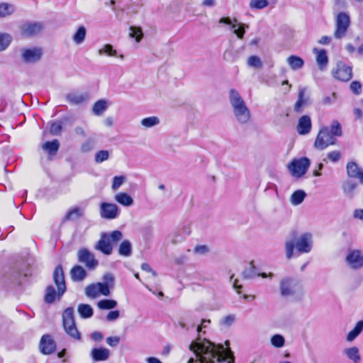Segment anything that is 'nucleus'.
I'll list each match as a JSON object with an SVG mask.
<instances>
[{"instance_id": "f257e3e1", "label": "nucleus", "mask_w": 363, "mask_h": 363, "mask_svg": "<svg viewBox=\"0 0 363 363\" xmlns=\"http://www.w3.org/2000/svg\"><path fill=\"white\" fill-rule=\"evenodd\" d=\"M189 348L195 354L199 363H233L224 355L222 345L216 347L206 338L202 340L200 337H197L189 345Z\"/></svg>"}, {"instance_id": "338daca9", "label": "nucleus", "mask_w": 363, "mask_h": 363, "mask_svg": "<svg viewBox=\"0 0 363 363\" xmlns=\"http://www.w3.org/2000/svg\"><path fill=\"white\" fill-rule=\"evenodd\" d=\"M120 342V337L118 336H111L106 338V342L111 347L116 346Z\"/></svg>"}, {"instance_id": "49530a36", "label": "nucleus", "mask_w": 363, "mask_h": 363, "mask_svg": "<svg viewBox=\"0 0 363 363\" xmlns=\"http://www.w3.org/2000/svg\"><path fill=\"white\" fill-rule=\"evenodd\" d=\"M242 276L245 279H251L257 276L256 267L250 263L242 272Z\"/></svg>"}, {"instance_id": "a19ab883", "label": "nucleus", "mask_w": 363, "mask_h": 363, "mask_svg": "<svg viewBox=\"0 0 363 363\" xmlns=\"http://www.w3.org/2000/svg\"><path fill=\"white\" fill-rule=\"evenodd\" d=\"M83 212L79 208H74L69 211L64 218V220H74L82 216Z\"/></svg>"}, {"instance_id": "2eb2a0df", "label": "nucleus", "mask_w": 363, "mask_h": 363, "mask_svg": "<svg viewBox=\"0 0 363 363\" xmlns=\"http://www.w3.org/2000/svg\"><path fill=\"white\" fill-rule=\"evenodd\" d=\"M333 76L340 81L347 82L352 77V67L346 65L342 61H339L337 63L335 70L333 72Z\"/></svg>"}, {"instance_id": "ddd939ff", "label": "nucleus", "mask_w": 363, "mask_h": 363, "mask_svg": "<svg viewBox=\"0 0 363 363\" xmlns=\"http://www.w3.org/2000/svg\"><path fill=\"white\" fill-rule=\"evenodd\" d=\"M346 264L354 270L363 267V252L359 250H349L345 257Z\"/></svg>"}, {"instance_id": "13d9d810", "label": "nucleus", "mask_w": 363, "mask_h": 363, "mask_svg": "<svg viewBox=\"0 0 363 363\" xmlns=\"http://www.w3.org/2000/svg\"><path fill=\"white\" fill-rule=\"evenodd\" d=\"M327 157L333 162H337L341 158V154L338 150L331 151L328 153Z\"/></svg>"}, {"instance_id": "f8f14e48", "label": "nucleus", "mask_w": 363, "mask_h": 363, "mask_svg": "<svg viewBox=\"0 0 363 363\" xmlns=\"http://www.w3.org/2000/svg\"><path fill=\"white\" fill-rule=\"evenodd\" d=\"M78 262L84 264L89 270H94L99 266V261L93 252L87 248H80L77 252Z\"/></svg>"}, {"instance_id": "4d7b16f0", "label": "nucleus", "mask_w": 363, "mask_h": 363, "mask_svg": "<svg viewBox=\"0 0 363 363\" xmlns=\"http://www.w3.org/2000/svg\"><path fill=\"white\" fill-rule=\"evenodd\" d=\"M97 286L99 287V294H102L104 296H108L110 294V286L106 284L98 282Z\"/></svg>"}, {"instance_id": "72a5a7b5", "label": "nucleus", "mask_w": 363, "mask_h": 363, "mask_svg": "<svg viewBox=\"0 0 363 363\" xmlns=\"http://www.w3.org/2000/svg\"><path fill=\"white\" fill-rule=\"evenodd\" d=\"M77 310L82 318H89L94 313L93 308L89 304L81 303L78 306Z\"/></svg>"}, {"instance_id": "37998d69", "label": "nucleus", "mask_w": 363, "mask_h": 363, "mask_svg": "<svg viewBox=\"0 0 363 363\" xmlns=\"http://www.w3.org/2000/svg\"><path fill=\"white\" fill-rule=\"evenodd\" d=\"M97 284H91L85 288V294L87 297L95 298L99 296Z\"/></svg>"}, {"instance_id": "a878e982", "label": "nucleus", "mask_w": 363, "mask_h": 363, "mask_svg": "<svg viewBox=\"0 0 363 363\" xmlns=\"http://www.w3.org/2000/svg\"><path fill=\"white\" fill-rule=\"evenodd\" d=\"M313 53L316 55V62L320 69H325L328 63V57L327 52L325 50H318V48L313 49Z\"/></svg>"}, {"instance_id": "0eeeda50", "label": "nucleus", "mask_w": 363, "mask_h": 363, "mask_svg": "<svg viewBox=\"0 0 363 363\" xmlns=\"http://www.w3.org/2000/svg\"><path fill=\"white\" fill-rule=\"evenodd\" d=\"M63 327L65 332L72 337L76 340H80L81 336L79 333L74 320V308L72 307L67 308L62 313Z\"/></svg>"}, {"instance_id": "c85d7f7f", "label": "nucleus", "mask_w": 363, "mask_h": 363, "mask_svg": "<svg viewBox=\"0 0 363 363\" xmlns=\"http://www.w3.org/2000/svg\"><path fill=\"white\" fill-rule=\"evenodd\" d=\"M115 200L124 206H130L133 203V198L127 193L120 192L115 195Z\"/></svg>"}, {"instance_id": "423d86ee", "label": "nucleus", "mask_w": 363, "mask_h": 363, "mask_svg": "<svg viewBox=\"0 0 363 363\" xmlns=\"http://www.w3.org/2000/svg\"><path fill=\"white\" fill-rule=\"evenodd\" d=\"M281 294L283 296H300L303 294L301 281L296 278H284L280 283Z\"/></svg>"}, {"instance_id": "9d476101", "label": "nucleus", "mask_w": 363, "mask_h": 363, "mask_svg": "<svg viewBox=\"0 0 363 363\" xmlns=\"http://www.w3.org/2000/svg\"><path fill=\"white\" fill-rule=\"evenodd\" d=\"M350 25V17L347 13L340 12L335 18L334 37L337 39L344 38Z\"/></svg>"}, {"instance_id": "69168bd1", "label": "nucleus", "mask_w": 363, "mask_h": 363, "mask_svg": "<svg viewBox=\"0 0 363 363\" xmlns=\"http://www.w3.org/2000/svg\"><path fill=\"white\" fill-rule=\"evenodd\" d=\"M336 100L335 93H333L330 96H325L323 99L322 103L324 105H330L333 104Z\"/></svg>"}, {"instance_id": "6e6552de", "label": "nucleus", "mask_w": 363, "mask_h": 363, "mask_svg": "<svg viewBox=\"0 0 363 363\" xmlns=\"http://www.w3.org/2000/svg\"><path fill=\"white\" fill-rule=\"evenodd\" d=\"M19 51L21 60L26 64H35L39 62L43 54V49L39 47L21 48Z\"/></svg>"}, {"instance_id": "052dcab7", "label": "nucleus", "mask_w": 363, "mask_h": 363, "mask_svg": "<svg viewBox=\"0 0 363 363\" xmlns=\"http://www.w3.org/2000/svg\"><path fill=\"white\" fill-rule=\"evenodd\" d=\"M94 143L89 139L85 141L81 146V150L83 152H88L94 148Z\"/></svg>"}, {"instance_id": "9b49d317", "label": "nucleus", "mask_w": 363, "mask_h": 363, "mask_svg": "<svg viewBox=\"0 0 363 363\" xmlns=\"http://www.w3.org/2000/svg\"><path fill=\"white\" fill-rule=\"evenodd\" d=\"M335 143L336 138L333 137L332 134L330 133L329 128L328 127H323L317 135L314 142V147L318 150H323L329 145H335Z\"/></svg>"}, {"instance_id": "7ed1b4c3", "label": "nucleus", "mask_w": 363, "mask_h": 363, "mask_svg": "<svg viewBox=\"0 0 363 363\" xmlns=\"http://www.w3.org/2000/svg\"><path fill=\"white\" fill-rule=\"evenodd\" d=\"M286 257L292 258L294 249L298 254L309 253L313 248V235L311 233L301 234L295 241L290 240L284 243Z\"/></svg>"}, {"instance_id": "f03ea898", "label": "nucleus", "mask_w": 363, "mask_h": 363, "mask_svg": "<svg viewBox=\"0 0 363 363\" xmlns=\"http://www.w3.org/2000/svg\"><path fill=\"white\" fill-rule=\"evenodd\" d=\"M53 280L57 287V292H56L54 286L52 285L46 287L44 301L48 304L53 303L56 298L60 300L67 290L65 274L61 265L55 267L53 272Z\"/></svg>"}, {"instance_id": "e2e57ef3", "label": "nucleus", "mask_w": 363, "mask_h": 363, "mask_svg": "<svg viewBox=\"0 0 363 363\" xmlns=\"http://www.w3.org/2000/svg\"><path fill=\"white\" fill-rule=\"evenodd\" d=\"M104 284H106L110 287L113 286L114 283V277L111 273H106L103 277Z\"/></svg>"}, {"instance_id": "c9c22d12", "label": "nucleus", "mask_w": 363, "mask_h": 363, "mask_svg": "<svg viewBox=\"0 0 363 363\" xmlns=\"http://www.w3.org/2000/svg\"><path fill=\"white\" fill-rule=\"evenodd\" d=\"M306 196L303 190H296L291 196L290 201L294 206L301 204Z\"/></svg>"}, {"instance_id": "5701e85b", "label": "nucleus", "mask_w": 363, "mask_h": 363, "mask_svg": "<svg viewBox=\"0 0 363 363\" xmlns=\"http://www.w3.org/2000/svg\"><path fill=\"white\" fill-rule=\"evenodd\" d=\"M297 132L299 135H306L311 130V120L308 116H301L298 122L296 127Z\"/></svg>"}, {"instance_id": "bb28decb", "label": "nucleus", "mask_w": 363, "mask_h": 363, "mask_svg": "<svg viewBox=\"0 0 363 363\" xmlns=\"http://www.w3.org/2000/svg\"><path fill=\"white\" fill-rule=\"evenodd\" d=\"M70 276L74 281H82L87 276L86 270L80 265H75L70 271Z\"/></svg>"}, {"instance_id": "4468645a", "label": "nucleus", "mask_w": 363, "mask_h": 363, "mask_svg": "<svg viewBox=\"0 0 363 363\" xmlns=\"http://www.w3.org/2000/svg\"><path fill=\"white\" fill-rule=\"evenodd\" d=\"M43 28L42 22L26 21L21 26V34L23 37H33L40 33Z\"/></svg>"}, {"instance_id": "6e6d98bb", "label": "nucleus", "mask_w": 363, "mask_h": 363, "mask_svg": "<svg viewBox=\"0 0 363 363\" xmlns=\"http://www.w3.org/2000/svg\"><path fill=\"white\" fill-rule=\"evenodd\" d=\"M126 178L125 176H116L113 179L112 189L116 191L125 182Z\"/></svg>"}, {"instance_id": "de8ad7c7", "label": "nucleus", "mask_w": 363, "mask_h": 363, "mask_svg": "<svg viewBox=\"0 0 363 363\" xmlns=\"http://www.w3.org/2000/svg\"><path fill=\"white\" fill-rule=\"evenodd\" d=\"M160 120L156 116L145 118L141 121V124L146 128H151L159 124Z\"/></svg>"}, {"instance_id": "aec40b11", "label": "nucleus", "mask_w": 363, "mask_h": 363, "mask_svg": "<svg viewBox=\"0 0 363 363\" xmlns=\"http://www.w3.org/2000/svg\"><path fill=\"white\" fill-rule=\"evenodd\" d=\"M55 347V342L50 335H43L40 342V349L42 353L45 354H52Z\"/></svg>"}, {"instance_id": "e433bc0d", "label": "nucleus", "mask_w": 363, "mask_h": 363, "mask_svg": "<svg viewBox=\"0 0 363 363\" xmlns=\"http://www.w3.org/2000/svg\"><path fill=\"white\" fill-rule=\"evenodd\" d=\"M179 325L182 329L189 330L191 328L195 326L196 322L194 321L192 315L189 314L180 319Z\"/></svg>"}, {"instance_id": "1a4fd4ad", "label": "nucleus", "mask_w": 363, "mask_h": 363, "mask_svg": "<svg viewBox=\"0 0 363 363\" xmlns=\"http://www.w3.org/2000/svg\"><path fill=\"white\" fill-rule=\"evenodd\" d=\"M311 164V161L307 157H301L294 159L288 164V169L292 176L301 177L308 171Z\"/></svg>"}, {"instance_id": "c03bdc74", "label": "nucleus", "mask_w": 363, "mask_h": 363, "mask_svg": "<svg viewBox=\"0 0 363 363\" xmlns=\"http://www.w3.org/2000/svg\"><path fill=\"white\" fill-rule=\"evenodd\" d=\"M329 130L330 133L332 134L333 137L334 138L340 137L342 134L341 125L336 120L333 121Z\"/></svg>"}, {"instance_id": "393cba45", "label": "nucleus", "mask_w": 363, "mask_h": 363, "mask_svg": "<svg viewBox=\"0 0 363 363\" xmlns=\"http://www.w3.org/2000/svg\"><path fill=\"white\" fill-rule=\"evenodd\" d=\"M91 355L92 359L96 361H105L108 359L110 352L104 347L94 348L91 350Z\"/></svg>"}, {"instance_id": "ea45409f", "label": "nucleus", "mask_w": 363, "mask_h": 363, "mask_svg": "<svg viewBox=\"0 0 363 363\" xmlns=\"http://www.w3.org/2000/svg\"><path fill=\"white\" fill-rule=\"evenodd\" d=\"M86 33V30L85 27L82 26L79 27L77 32L73 35L72 39L74 42L77 45L82 43L85 39Z\"/></svg>"}, {"instance_id": "bf43d9fd", "label": "nucleus", "mask_w": 363, "mask_h": 363, "mask_svg": "<svg viewBox=\"0 0 363 363\" xmlns=\"http://www.w3.org/2000/svg\"><path fill=\"white\" fill-rule=\"evenodd\" d=\"M62 130V124L60 122H54L51 124L50 132L52 135H57Z\"/></svg>"}, {"instance_id": "680f3d73", "label": "nucleus", "mask_w": 363, "mask_h": 363, "mask_svg": "<svg viewBox=\"0 0 363 363\" xmlns=\"http://www.w3.org/2000/svg\"><path fill=\"white\" fill-rule=\"evenodd\" d=\"M350 89L355 94H359L362 91V84L359 82L354 81L350 84Z\"/></svg>"}, {"instance_id": "20e7f679", "label": "nucleus", "mask_w": 363, "mask_h": 363, "mask_svg": "<svg viewBox=\"0 0 363 363\" xmlns=\"http://www.w3.org/2000/svg\"><path fill=\"white\" fill-rule=\"evenodd\" d=\"M229 99L237 121L240 124L247 123L250 119V111L238 91L230 89Z\"/></svg>"}, {"instance_id": "a18cd8bd", "label": "nucleus", "mask_w": 363, "mask_h": 363, "mask_svg": "<svg viewBox=\"0 0 363 363\" xmlns=\"http://www.w3.org/2000/svg\"><path fill=\"white\" fill-rule=\"evenodd\" d=\"M12 40L11 35L0 33V51L6 50Z\"/></svg>"}, {"instance_id": "c756f323", "label": "nucleus", "mask_w": 363, "mask_h": 363, "mask_svg": "<svg viewBox=\"0 0 363 363\" xmlns=\"http://www.w3.org/2000/svg\"><path fill=\"white\" fill-rule=\"evenodd\" d=\"M60 147V143L57 139H55L52 141H48L45 143L42 148L47 151L50 155H56L57 152L58 151Z\"/></svg>"}, {"instance_id": "cd10ccee", "label": "nucleus", "mask_w": 363, "mask_h": 363, "mask_svg": "<svg viewBox=\"0 0 363 363\" xmlns=\"http://www.w3.org/2000/svg\"><path fill=\"white\" fill-rule=\"evenodd\" d=\"M86 94L69 93L67 94V101L73 105H79L88 100Z\"/></svg>"}, {"instance_id": "412c9836", "label": "nucleus", "mask_w": 363, "mask_h": 363, "mask_svg": "<svg viewBox=\"0 0 363 363\" xmlns=\"http://www.w3.org/2000/svg\"><path fill=\"white\" fill-rule=\"evenodd\" d=\"M190 225H185L172 233L171 235V241L174 244L182 242L188 235H190Z\"/></svg>"}, {"instance_id": "b1692460", "label": "nucleus", "mask_w": 363, "mask_h": 363, "mask_svg": "<svg viewBox=\"0 0 363 363\" xmlns=\"http://www.w3.org/2000/svg\"><path fill=\"white\" fill-rule=\"evenodd\" d=\"M306 91V89L305 87L299 88L298 100L294 106V111L297 113L302 112V107L306 106L309 101V96L305 94Z\"/></svg>"}, {"instance_id": "4be33fe9", "label": "nucleus", "mask_w": 363, "mask_h": 363, "mask_svg": "<svg viewBox=\"0 0 363 363\" xmlns=\"http://www.w3.org/2000/svg\"><path fill=\"white\" fill-rule=\"evenodd\" d=\"M342 189L344 194L350 198H353L358 193V184L357 182L347 179L342 183Z\"/></svg>"}, {"instance_id": "473e14b6", "label": "nucleus", "mask_w": 363, "mask_h": 363, "mask_svg": "<svg viewBox=\"0 0 363 363\" xmlns=\"http://www.w3.org/2000/svg\"><path fill=\"white\" fill-rule=\"evenodd\" d=\"M107 108V101L104 99H100L94 104L92 111L94 115L101 116Z\"/></svg>"}, {"instance_id": "39448f33", "label": "nucleus", "mask_w": 363, "mask_h": 363, "mask_svg": "<svg viewBox=\"0 0 363 363\" xmlns=\"http://www.w3.org/2000/svg\"><path fill=\"white\" fill-rule=\"evenodd\" d=\"M123 237V233L118 230L111 233H102L100 239L94 245V249L105 255H110L113 252V245L121 241Z\"/></svg>"}, {"instance_id": "f704fd0d", "label": "nucleus", "mask_w": 363, "mask_h": 363, "mask_svg": "<svg viewBox=\"0 0 363 363\" xmlns=\"http://www.w3.org/2000/svg\"><path fill=\"white\" fill-rule=\"evenodd\" d=\"M345 354L354 363L359 362L361 357L359 355V349L357 347H352L345 350Z\"/></svg>"}, {"instance_id": "dca6fc26", "label": "nucleus", "mask_w": 363, "mask_h": 363, "mask_svg": "<svg viewBox=\"0 0 363 363\" xmlns=\"http://www.w3.org/2000/svg\"><path fill=\"white\" fill-rule=\"evenodd\" d=\"M28 275L23 273L18 267L10 269L4 276V282L6 284H21L23 279Z\"/></svg>"}, {"instance_id": "3c124183", "label": "nucleus", "mask_w": 363, "mask_h": 363, "mask_svg": "<svg viewBox=\"0 0 363 363\" xmlns=\"http://www.w3.org/2000/svg\"><path fill=\"white\" fill-rule=\"evenodd\" d=\"M269 4L267 0H251L250 6L252 9H262L267 7Z\"/></svg>"}, {"instance_id": "2f4dec72", "label": "nucleus", "mask_w": 363, "mask_h": 363, "mask_svg": "<svg viewBox=\"0 0 363 363\" xmlns=\"http://www.w3.org/2000/svg\"><path fill=\"white\" fill-rule=\"evenodd\" d=\"M118 254L123 257H129L132 254V245L128 240L121 242L118 247Z\"/></svg>"}, {"instance_id": "09e8293b", "label": "nucleus", "mask_w": 363, "mask_h": 363, "mask_svg": "<svg viewBox=\"0 0 363 363\" xmlns=\"http://www.w3.org/2000/svg\"><path fill=\"white\" fill-rule=\"evenodd\" d=\"M130 37L135 38L137 42H140L143 37V33L140 28L131 26L130 28Z\"/></svg>"}, {"instance_id": "774afa93", "label": "nucleus", "mask_w": 363, "mask_h": 363, "mask_svg": "<svg viewBox=\"0 0 363 363\" xmlns=\"http://www.w3.org/2000/svg\"><path fill=\"white\" fill-rule=\"evenodd\" d=\"M194 252L197 254L203 255L208 252V247L206 245H198L195 247Z\"/></svg>"}, {"instance_id": "4c0bfd02", "label": "nucleus", "mask_w": 363, "mask_h": 363, "mask_svg": "<svg viewBox=\"0 0 363 363\" xmlns=\"http://www.w3.org/2000/svg\"><path fill=\"white\" fill-rule=\"evenodd\" d=\"M363 330V320H359L357 323L355 327L347 335V340L349 342L353 341Z\"/></svg>"}, {"instance_id": "58836bf2", "label": "nucleus", "mask_w": 363, "mask_h": 363, "mask_svg": "<svg viewBox=\"0 0 363 363\" xmlns=\"http://www.w3.org/2000/svg\"><path fill=\"white\" fill-rule=\"evenodd\" d=\"M15 11V6L9 3L0 4V18H4L13 14Z\"/></svg>"}, {"instance_id": "603ef678", "label": "nucleus", "mask_w": 363, "mask_h": 363, "mask_svg": "<svg viewBox=\"0 0 363 363\" xmlns=\"http://www.w3.org/2000/svg\"><path fill=\"white\" fill-rule=\"evenodd\" d=\"M116 50H114L113 46L110 44L105 45L103 48L99 50V55L106 54L108 56H115L116 55Z\"/></svg>"}, {"instance_id": "a211bd4d", "label": "nucleus", "mask_w": 363, "mask_h": 363, "mask_svg": "<svg viewBox=\"0 0 363 363\" xmlns=\"http://www.w3.org/2000/svg\"><path fill=\"white\" fill-rule=\"evenodd\" d=\"M234 23H233L232 20L229 17H223L219 20L220 23H224L227 25H230L231 28H233V33L238 36V38L242 39L245 33V28H248V25L238 23L236 19L233 20Z\"/></svg>"}, {"instance_id": "864d4df0", "label": "nucleus", "mask_w": 363, "mask_h": 363, "mask_svg": "<svg viewBox=\"0 0 363 363\" xmlns=\"http://www.w3.org/2000/svg\"><path fill=\"white\" fill-rule=\"evenodd\" d=\"M247 65L250 67L260 68L262 66V62L259 57L256 55H252L248 58Z\"/></svg>"}, {"instance_id": "f3484780", "label": "nucleus", "mask_w": 363, "mask_h": 363, "mask_svg": "<svg viewBox=\"0 0 363 363\" xmlns=\"http://www.w3.org/2000/svg\"><path fill=\"white\" fill-rule=\"evenodd\" d=\"M119 215L118 207L114 203L103 202L100 206V216L101 218L112 220Z\"/></svg>"}, {"instance_id": "6ab92c4d", "label": "nucleus", "mask_w": 363, "mask_h": 363, "mask_svg": "<svg viewBox=\"0 0 363 363\" xmlns=\"http://www.w3.org/2000/svg\"><path fill=\"white\" fill-rule=\"evenodd\" d=\"M347 174L350 178L358 179L363 185V169L355 162H349L346 165Z\"/></svg>"}, {"instance_id": "7c9ffc66", "label": "nucleus", "mask_w": 363, "mask_h": 363, "mask_svg": "<svg viewBox=\"0 0 363 363\" xmlns=\"http://www.w3.org/2000/svg\"><path fill=\"white\" fill-rule=\"evenodd\" d=\"M287 63L293 70H297L303 67V60L296 55H291L287 58Z\"/></svg>"}, {"instance_id": "0e129e2a", "label": "nucleus", "mask_w": 363, "mask_h": 363, "mask_svg": "<svg viewBox=\"0 0 363 363\" xmlns=\"http://www.w3.org/2000/svg\"><path fill=\"white\" fill-rule=\"evenodd\" d=\"M120 316V313L118 311H111L110 312H108V313L107 314L106 317V319L107 321L108 322H112V321H114L116 320H117Z\"/></svg>"}, {"instance_id": "5fc2aeb1", "label": "nucleus", "mask_w": 363, "mask_h": 363, "mask_svg": "<svg viewBox=\"0 0 363 363\" xmlns=\"http://www.w3.org/2000/svg\"><path fill=\"white\" fill-rule=\"evenodd\" d=\"M109 152L108 150H100L95 155V162L96 163H101L108 159Z\"/></svg>"}, {"instance_id": "79ce46f5", "label": "nucleus", "mask_w": 363, "mask_h": 363, "mask_svg": "<svg viewBox=\"0 0 363 363\" xmlns=\"http://www.w3.org/2000/svg\"><path fill=\"white\" fill-rule=\"evenodd\" d=\"M117 306V302L112 299H104L101 300L97 303V306L100 309H113Z\"/></svg>"}, {"instance_id": "8fccbe9b", "label": "nucleus", "mask_w": 363, "mask_h": 363, "mask_svg": "<svg viewBox=\"0 0 363 363\" xmlns=\"http://www.w3.org/2000/svg\"><path fill=\"white\" fill-rule=\"evenodd\" d=\"M284 337L281 335H274L271 338V343L276 347H282L284 345Z\"/></svg>"}]
</instances>
